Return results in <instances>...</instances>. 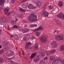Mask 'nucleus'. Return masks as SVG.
Wrapping results in <instances>:
<instances>
[{
  "mask_svg": "<svg viewBox=\"0 0 64 64\" xmlns=\"http://www.w3.org/2000/svg\"><path fill=\"white\" fill-rule=\"evenodd\" d=\"M28 20L31 22H35L37 20V16L34 14H32L28 17Z\"/></svg>",
  "mask_w": 64,
  "mask_h": 64,
  "instance_id": "nucleus-1",
  "label": "nucleus"
},
{
  "mask_svg": "<svg viewBox=\"0 0 64 64\" xmlns=\"http://www.w3.org/2000/svg\"><path fill=\"white\" fill-rule=\"evenodd\" d=\"M9 11V9L8 8H5L4 10V14L6 15H7V16H9L10 15L11 16H14L15 15V13L16 12V11L15 10H13L12 12H10L8 14V12Z\"/></svg>",
  "mask_w": 64,
  "mask_h": 64,
  "instance_id": "nucleus-2",
  "label": "nucleus"
},
{
  "mask_svg": "<svg viewBox=\"0 0 64 64\" xmlns=\"http://www.w3.org/2000/svg\"><path fill=\"white\" fill-rule=\"evenodd\" d=\"M48 36L45 35H42L40 38V40L42 43H44L47 42Z\"/></svg>",
  "mask_w": 64,
  "mask_h": 64,
  "instance_id": "nucleus-3",
  "label": "nucleus"
},
{
  "mask_svg": "<svg viewBox=\"0 0 64 64\" xmlns=\"http://www.w3.org/2000/svg\"><path fill=\"white\" fill-rule=\"evenodd\" d=\"M64 36L62 34L56 36L55 37L56 40V41H61L64 39Z\"/></svg>",
  "mask_w": 64,
  "mask_h": 64,
  "instance_id": "nucleus-4",
  "label": "nucleus"
},
{
  "mask_svg": "<svg viewBox=\"0 0 64 64\" xmlns=\"http://www.w3.org/2000/svg\"><path fill=\"white\" fill-rule=\"evenodd\" d=\"M4 20H5V21L6 22H9L11 20V18L10 17H9L8 18H1L0 21L2 23H3L4 22Z\"/></svg>",
  "mask_w": 64,
  "mask_h": 64,
  "instance_id": "nucleus-5",
  "label": "nucleus"
},
{
  "mask_svg": "<svg viewBox=\"0 0 64 64\" xmlns=\"http://www.w3.org/2000/svg\"><path fill=\"white\" fill-rule=\"evenodd\" d=\"M51 43L52 48H56L57 46V42L56 41H52Z\"/></svg>",
  "mask_w": 64,
  "mask_h": 64,
  "instance_id": "nucleus-6",
  "label": "nucleus"
},
{
  "mask_svg": "<svg viewBox=\"0 0 64 64\" xmlns=\"http://www.w3.org/2000/svg\"><path fill=\"white\" fill-rule=\"evenodd\" d=\"M14 54V52L12 51H8L6 55L8 56H12Z\"/></svg>",
  "mask_w": 64,
  "mask_h": 64,
  "instance_id": "nucleus-7",
  "label": "nucleus"
},
{
  "mask_svg": "<svg viewBox=\"0 0 64 64\" xmlns=\"http://www.w3.org/2000/svg\"><path fill=\"white\" fill-rule=\"evenodd\" d=\"M2 45L7 46V45L10 44V42L8 40L2 42Z\"/></svg>",
  "mask_w": 64,
  "mask_h": 64,
  "instance_id": "nucleus-8",
  "label": "nucleus"
},
{
  "mask_svg": "<svg viewBox=\"0 0 64 64\" xmlns=\"http://www.w3.org/2000/svg\"><path fill=\"white\" fill-rule=\"evenodd\" d=\"M31 44V42H28L26 43L25 47V49H31V46H30Z\"/></svg>",
  "mask_w": 64,
  "mask_h": 64,
  "instance_id": "nucleus-9",
  "label": "nucleus"
},
{
  "mask_svg": "<svg viewBox=\"0 0 64 64\" xmlns=\"http://www.w3.org/2000/svg\"><path fill=\"white\" fill-rule=\"evenodd\" d=\"M41 13L42 15H44V16L48 17L49 15V12H46L44 10L42 11Z\"/></svg>",
  "mask_w": 64,
  "mask_h": 64,
  "instance_id": "nucleus-10",
  "label": "nucleus"
},
{
  "mask_svg": "<svg viewBox=\"0 0 64 64\" xmlns=\"http://www.w3.org/2000/svg\"><path fill=\"white\" fill-rule=\"evenodd\" d=\"M42 4H43V3L42 2L38 1L36 2V5L38 7H40L42 6Z\"/></svg>",
  "mask_w": 64,
  "mask_h": 64,
  "instance_id": "nucleus-11",
  "label": "nucleus"
},
{
  "mask_svg": "<svg viewBox=\"0 0 64 64\" xmlns=\"http://www.w3.org/2000/svg\"><path fill=\"white\" fill-rule=\"evenodd\" d=\"M57 17L62 19H64V14L63 13H60L57 15Z\"/></svg>",
  "mask_w": 64,
  "mask_h": 64,
  "instance_id": "nucleus-12",
  "label": "nucleus"
},
{
  "mask_svg": "<svg viewBox=\"0 0 64 64\" xmlns=\"http://www.w3.org/2000/svg\"><path fill=\"white\" fill-rule=\"evenodd\" d=\"M22 32L23 33H26L29 32V29L28 28H25L22 29Z\"/></svg>",
  "mask_w": 64,
  "mask_h": 64,
  "instance_id": "nucleus-13",
  "label": "nucleus"
},
{
  "mask_svg": "<svg viewBox=\"0 0 64 64\" xmlns=\"http://www.w3.org/2000/svg\"><path fill=\"white\" fill-rule=\"evenodd\" d=\"M43 30V28L42 26L40 27L39 28L36 30H34V32H36V31H41V30Z\"/></svg>",
  "mask_w": 64,
  "mask_h": 64,
  "instance_id": "nucleus-14",
  "label": "nucleus"
},
{
  "mask_svg": "<svg viewBox=\"0 0 64 64\" xmlns=\"http://www.w3.org/2000/svg\"><path fill=\"white\" fill-rule=\"evenodd\" d=\"M36 53H34V54H33L30 57V58L31 60H32V59H33V58H34V57H35V56H36Z\"/></svg>",
  "mask_w": 64,
  "mask_h": 64,
  "instance_id": "nucleus-15",
  "label": "nucleus"
},
{
  "mask_svg": "<svg viewBox=\"0 0 64 64\" xmlns=\"http://www.w3.org/2000/svg\"><path fill=\"white\" fill-rule=\"evenodd\" d=\"M56 58V57L54 56H51L50 57V59L51 61H53V60H54Z\"/></svg>",
  "mask_w": 64,
  "mask_h": 64,
  "instance_id": "nucleus-16",
  "label": "nucleus"
},
{
  "mask_svg": "<svg viewBox=\"0 0 64 64\" xmlns=\"http://www.w3.org/2000/svg\"><path fill=\"white\" fill-rule=\"evenodd\" d=\"M30 38V36L29 35H27L26 37L24 38V40L25 41H27Z\"/></svg>",
  "mask_w": 64,
  "mask_h": 64,
  "instance_id": "nucleus-17",
  "label": "nucleus"
},
{
  "mask_svg": "<svg viewBox=\"0 0 64 64\" xmlns=\"http://www.w3.org/2000/svg\"><path fill=\"white\" fill-rule=\"evenodd\" d=\"M28 8L30 9H32L33 8V5L31 4H29L28 5Z\"/></svg>",
  "mask_w": 64,
  "mask_h": 64,
  "instance_id": "nucleus-18",
  "label": "nucleus"
},
{
  "mask_svg": "<svg viewBox=\"0 0 64 64\" xmlns=\"http://www.w3.org/2000/svg\"><path fill=\"white\" fill-rule=\"evenodd\" d=\"M14 37L16 40H18L19 39V36L17 35H14Z\"/></svg>",
  "mask_w": 64,
  "mask_h": 64,
  "instance_id": "nucleus-19",
  "label": "nucleus"
},
{
  "mask_svg": "<svg viewBox=\"0 0 64 64\" xmlns=\"http://www.w3.org/2000/svg\"><path fill=\"white\" fill-rule=\"evenodd\" d=\"M5 3V1L4 0H0V5H3V4H4Z\"/></svg>",
  "mask_w": 64,
  "mask_h": 64,
  "instance_id": "nucleus-20",
  "label": "nucleus"
},
{
  "mask_svg": "<svg viewBox=\"0 0 64 64\" xmlns=\"http://www.w3.org/2000/svg\"><path fill=\"white\" fill-rule=\"evenodd\" d=\"M22 8H26L27 6V4H22Z\"/></svg>",
  "mask_w": 64,
  "mask_h": 64,
  "instance_id": "nucleus-21",
  "label": "nucleus"
},
{
  "mask_svg": "<svg viewBox=\"0 0 64 64\" xmlns=\"http://www.w3.org/2000/svg\"><path fill=\"white\" fill-rule=\"evenodd\" d=\"M58 6L60 7L63 6V2L62 1H60L59 2Z\"/></svg>",
  "mask_w": 64,
  "mask_h": 64,
  "instance_id": "nucleus-22",
  "label": "nucleus"
},
{
  "mask_svg": "<svg viewBox=\"0 0 64 64\" xmlns=\"http://www.w3.org/2000/svg\"><path fill=\"white\" fill-rule=\"evenodd\" d=\"M60 51H64V46H62L60 48Z\"/></svg>",
  "mask_w": 64,
  "mask_h": 64,
  "instance_id": "nucleus-23",
  "label": "nucleus"
},
{
  "mask_svg": "<svg viewBox=\"0 0 64 64\" xmlns=\"http://www.w3.org/2000/svg\"><path fill=\"white\" fill-rule=\"evenodd\" d=\"M55 51L56 50H50V51L49 52V53L50 54H52V53H54L55 52Z\"/></svg>",
  "mask_w": 64,
  "mask_h": 64,
  "instance_id": "nucleus-24",
  "label": "nucleus"
},
{
  "mask_svg": "<svg viewBox=\"0 0 64 64\" xmlns=\"http://www.w3.org/2000/svg\"><path fill=\"white\" fill-rule=\"evenodd\" d=\"M34 62H38V58H36V57H35L34 58Z\"/></svg>",
  "mask_w": 64,
  "mask_h": 64,
  "instance_id": "nucleus-25",
  "label": "nucleus"
},
{
  "mask_svg": "<svg viewBox=\"0 0 64 64\" xmlns=\"http://www.w3.org/2000/svg\"><path fill=\"white\" fill-rule=\"evenodd\" d=\"M61 60V58H58L56 59V62H57V63H58V62L60 61Z\"/></svg>",
  "mask_w": 64,
  "mask_h": 64,
  "instance_id": "nucleus-26",
  "label": "nucleus"
},
{
  "mask_svg": "<svg viewBox=\"0 0 64 64\" xmlns=\"http://www.w3.org/2000/svg\"><path fill=\"white\" fill-rule=\"evenodd\" d=\"M48 8L50 10H52L53 8V6H48Z\"/></svg>",
  "mask_w": 64,
  "mask_h": 64,
  "instance_id": "nucleus-27",
  "label": "nucleus"
},
{
  "mask_svg": "<svg viewBox=\"0 0 64 64\" xmlns=\"http://www.w3.org/2000/svg\"><path fill=\"white\" fill-rule=\"evenodd\" d=\"M36 34L37 36H40V32H36Z\"/></svg>",
  "mask_w": 64,
  "mask_h": 64,
  "instance_id": "nucleus-28",
  "label": "nucleus"
},
{
  "mask_svg": "<svg viewBox=\"0 0 64 64\" xmlns=\"http://www.w3.org/2000/svg\"><path fill=\"white\" fill-rule=\"evenodd\" d=\"M56 63H57V62L56 61V60L55 59L52 62V64H56Z\"/></svg>",
  "mask_w": 64,
  "mask_h": 64,
  "instance_id": "nucleus-29",
  "label": "nucleus"
},
{
  "mask_svg": "<svg viewBox=\"0 0 64 64\" xmlns=\"http://www.w3.org/2000/svg\"><path fill=\"white\" fill-rule=\"evenodd\" d=\"M39 64H46L43 61L41 60L39 62Z\"/></svg>",
  "mask_w": 64,
  "mask_h": 64,
  "instance_id": "nucleus-30",
  "label": "nucleus"
},
{
  "mask_svg": "<svg viewBox=\"0 0 64 64\" xmlns=\"http://www.w3.org/2000/svg\"><path fill=\"white\" fill-rule=\"evenodd\" d=\"M20 11H22V12H24V11H25V10L23 9L22 8H20Z\"/></svg>",
  "mask_w": 64,
  "mask_h": 64,
  "instance_id": "nucleus-31",
  "label": "nucleus"
},
{
  "mask_svg": "<svg viewBox=\"0 0 64 64\" xmlns=\"http://www.w3.org/2000/svg\"><path fill=\"white\" fill-rule=\"evenodd\" d=\"M12 27L14 28H16V29H18L19 28V26H18L16 25H15L13 26Z\"/></svg>",
  "mask_w": 64,
  "mask_h": 64,
  "instance_id": "nucleus-32",
  "label": "nucleus"
},
{
  "mask_svg": "<svg viewBox=\"0 0 64 64\" xmlns=\"http://www.w3.org/2000/svg\"><path fill=\"white\" fill-rule=\"evenodd\" d=\"M4 52L3 50H0V54H2Z\"/></svg>",
  "mask_w": 64,
  "mask_h": 64,
  "instance_id": "nucleus-33",
  "label": "nucleus"
},
{
  "mask_svg": "<svg viewBox=\"0 0 64 64\" xmlns=\"http://www.w3.org/2000/svg\"><path fill=\"white\" fill-rule=\"evenodd\" d=\"M58 19L57 18H55L54 20V21H56V22H58V24H59V23L58 22H58Z\"/></svg>",
  "mask_w": 64,
  "mask_h": 64,
  "instance_id": "nucleus-34",
  "label": "nucleus"
},
{
  "mask_svg": "<svg viewBox=\"0 0 64 64\" xmlns=\"http://www.w3.org/2000/svg\"><path fill=\"white\" fill-rule=\"evenodd\" d=\"M22 25L24 28H25V27H27V24H24Z\"/></svg>",
  "mask_w": 64,
  "mask_h": 64,
  "instance_id": "nucleus-35",
  "label": "nucleus"
},
{
  "mask_svg": "<svg viewBox=\"0 0 64 64\" xmlns=\"http://www.w3.org/2000/svg\"><path fill=\"white\" fill-rule=\"evenodd\" d=\"M41 55L42 56H44L45 55V54L44 52H42Z\"/></svg>",
  "mask_w": 64,
  "mask_h": 64,
  "instance_id": "nucleus-36",
  "label": "nucleus"
},
{
  "mask_svg": "<svg viewBox=\"0 0 64 64\" xmlns=\"http://www.w3.org/2000/svg\"><path fill=\"white\" fill-rule=\"evenodd\" d=\"M35 48H36V49H37L38 47V44H36L35 45Z\"/></svg>",
  "mask_w": 64,
  "mask_h": 64,
  "instance_id": "nucleus-37",
  "label": "nucleus"
},
{
  "mask_svg": "<svg viewBox=\"0 0 64 64\" xmlns=\"http://www.w3.org/2000/svg\"><path fill=\"white\" fill-rule=\"evenodd\" d=\"M11 23V24H12V25H13V24H16V23L14 21H12Z\"/></svg>",
  "mask_w": 64,
  "mask_h": 64,
  "instance_id": "nucleus-38",
  "label": "nucleus"
},
{
  "mask_svg": "<svg viewBox=\"0 0 64 64\" xmlns=\"http://www.w3.org/2000/svg\"><path fill=\"white\" fill-rule=\"evenodd\" d=\"M61 63L62 64H64V60H62L60 61Z\"/></svg>",
  "mask_w": 64,
  "mask_h": 64,
  "instance_id": "nucleus-39",
  "label": "nucleus"
},
{
  "mask_svg": "<svg viewBox=\"0 0 64 64\" xmlns=\"http://www.w3.org/2000/svg\"><path fill=\"white\" fill-rule=\"evenodd\" d=\"M29 26L30 28L34 27V24H30L29 25Z\"/></svg>",
  "mask_w": 64,
  "mask_h": 64,
  "instance_id": "nucleus-40",
  "label": "nucleus"
},
{
  "mask_svg": "<svg viewBox=\"0 0 64 64\" xmlns=\"http://www.w3.org/2000/svg\"><path fill=\"white\" fill-rule=\"evenodd\" d=\"M36 58H37V59H38V60L40 58V56H38L36 57Z\"/></svg>",
  "mask_w": 64,
  "mask_h": 64,
  "instance_id": "nucleus-41",
  "label": "nucleus"
},
{
  "mask_svg": "<svg viewBox=\"0 0 64 64\" xmlns=\"http://www.w3.org/2000/svg\"><path fill=\"white\" fill-rule=\"evenodd\" d=\"M3 61V58H2L0 57V62H2Z\"/></svg>",
  "mask_w": 64,
  "mask_h": 64,
  "instance_id": "nucleus-42",
  "label": "nucleus"
},
{
  "mask_svg": "<svg viewBox=\"0 0 64 64\" xmlns=\"http://www.w3.org/2000/svg\"><path fill=\"white\" fill-rule=\"evenodd\" d=\"M5 50H6L7 51L8 50H9V48L8 47H7L5 48Z\"/></svg>",
  "mask_w": 64,
  "mask_h": 64,
  "instance_id": "nucleus-43",
  "label": "nucleus"
},
{
  "mask_svg": "<svg viewBox=\"0 0 64 64\" xmlns=\"http://www.w3.org/2000/svg\"><path fill=\"white\" fill-rule=\"evenodd\" d=\"M35 38H36L34 36H32L31 38V39L32 40H33V39H35Z\"/></svg>",
  "mask_w": 64,
  "mask_h": 64,
  "instance_id": "nucleus-44",
  "label": "nucleus"
},
{
  "mask_svg": "<svg viewBox=\"0 0 64 64\" xmlns=\"http://www.w3.org/2000/svg\"><path fill=\"white\" fill-rule=\"evenodd\" d=\"M18 19H17V18H15V20L14 21V22L16 23V22H17L18 21Z\"/></svg>",
  "mask_w": 64,
  "mask_h": 64,
  "instance_id": "nucleus-45",
  "label": "nucleus"
},
{
  "mask_svg": "<svg viewBox=\"0 0 64 64\" xmlns=\"http://www.w3.org/2000/svg\"><path fill=\"white\" fill-rule=\"evenodd\" d=\"M16 0H11V2L12 3H14Z\"/></svg>",
  "mask_w": 64,
  "mask_h": 64,
  "instance_id": "nucleus-46",
  "label": "nucleus"
},
{
  "mask_svg": "<svg viewBox=\"0 0 64 64\" xmlns=\"http://www.w3.org/2000/svg\"><path fill=\"white\" fill-rule=\"evenodd\" d=\"M36 6H33V7L32 9H36Z\"/></svg>",
  "mask_w": 64,
  "mask_h": 64,
  "instance_id": "nucleus-47",
  "label": "nucleus"
},
{
  "mask_svg": "<svg viewBox=\"0 0 64 64\" xmlns=\"http://www.w3.org/2000/svg\"><path fill=\"white\" fill-rule=\"evenodd\" d=\"M57 30H55L54 32V33H55L56 32H57Z\"/></svg>",
  "mask_w": 64,
  "mask_h": 64,
  "instance_id": "nucleus-48",
  "label": "nucleus"
},
{
  "mask_svg": "<svg viewBox=\"0 0 64 64\" xmlns=\"http://www.w3.org/2000/svg\"><path fill=\"white\" fill-rule=\"evenodd\" d=\"M34 27H37V25L36 24H34Z\"/></svg>",
  "mask_w": 64,
  "mask_h": 64,
  "instance_id": "nucleus-49",
  "label": "nucleus"
},
{
  "mask_svg": "<svg viewBox=\"0 0 64 64\" xmlns=\"http://www.w3.org/2000/svg\"><path fill=\"white\" fill-rule=\"evenodd\" d=\"M48 59V58H47V57H46L44 59V60H45L46 59Z\"/></svg>",
  "mask_w": 64,
  "mask_h": 64,
  "instance_id": "nucleus-50",
  "label": "nucleus"
},
{
  "mask_svg": "<svg viewBox=\"0 0 64 64\" xmlns=\"http://www.w3.org/2000/svg\"><path fill=\"white\" fill-rule=\"evenodd\" d=\"M27 0H23V1H22V2H25Z\"/></svg>",
  "mask_w": 64,
  "mask_h": 64,
  "instance_id": "nucleus-51",
  "label": "nucleus"
},
{
  "mask_svg": "<svg viewBox=\"0 0 64 64\" xmlns=\"http://www.w3.org/2000/svg\"><path fill=\"white\" fill-rule=\"evenodd\" d=\"M1 32H2V30L0 29V34L1 33Z\"/></svg>",
  "mask_w": 64,
  "mask_h": 64,
  "instance_id": "nucleus-52",
  "label": "nucleus"
},
{
  "mask_svg": "<svg viewBox=\"0 0 64 64\" xmlns=\"http://www.w3.org/2000/svg\"><path fill=\"white\" fill-rule=\"evenodd\" d=\"M10 36H11V37H12V38H13V37H14L13 36V35H11Z\"/></svg>",
  "mask_w": 64,
  "mask_h": 64,
  "instance_id": "nucleus-53",
  "label": "nucleus"
},
{
  "mask_svg": "<svg viewBox=\"0 0 64 64\" xmlns=\"http://www.w3.org/2000/svg\"><path fill=\"white\" fill-rule=\"evenodd\" d=\"M2 46H1V45H0V49H1L2 48Z\"/></svg>",
  "mask_w": 64,
  "mask_h": 64,
  "instance_id": "nucleus-54",
  "label": "nucleus"
},
{
  "mask_svg": "<svg viewBox=\"0 0 64 64\" xmlns=\"http://www.w3.org/2000/svg\"><path fill=\"white\" fill-rule=\"evenodd\" d=\"M20 52H19L18 54L20 55V56H21V55H20Z\"/></svg>",
  "mask_w": 64,
  "mask_h": 64,
  "instance_id": "nucleus-55",
  "label": "nucleus"
},
{
  "mask_svg": "<svg viewBox=\"0 0 64 64\" xmlns=\"http://www.w3.org/2000/svg\"><path fill=\"white\" fill-rule=\"evenodd\" d=\"M8 30H10V28H9L8 27Z\"/></svg>",
  "mask_w": 64,
  "mask_h": 64,
  "instance_id": "nucleus-56",
  "label": "nucleus"
},
{
  "mask_svg": "<svg viewBox=\"0 0 64 64\" xmlns=\"http://www.w3.org/2000/svg\"><path fill=\"white\" fill-rule=\"evenodd\" d=\"M28 62H29V63H31V61H30V60H28Z\"/></svg>",
  "mask_w": 64,
  "mask_h": 64,
  "instance_id": "nucleus-57",
  "label": "nucleus"
},
{
  "mask_svg": "<svg viewBox=\"0 0 64 64\" xmlns=\"http://www.w3.org/2000/svg\"><path fill=\"white\" fill-rule=\"evenodd\" d=\"M22 54L23 55H24V52H22Z\"/></svg>",
  "mask_w": 64,
  "mask_h": 64,
  "instance_id": "nucleus-58",
  "label": "nucleus"
},
{
  "mask_svg": "<svg viewBox=\"0 0 64 64\" xmlns=\"http://www.w3.org/2000/svg\"><path fill=\"white\" fill-rule=\"evenodd\" d=\"M22 52H23V50H22Z\"/></svg>",
  "mask_w": 64,
  "mask_h": 64,
  "instance_id": "nucleus-59",
  "label": "nucleus"
},
{
  "mask_svg": "<svg viewBox=\"0 0 64 64\" xmlns=\"http://www.w3.org/2000/svg\"><path fill=\"white\" fill-rule=\"evenodd\" d=\"M57 32V33H59V31H58V32Z\"/></svg>",
  "mask_w": 64,
  "mask_h": 64,
  "instance_id": "nucleus-60",
  "label": "nucleus"
},
{
  "mask_svg": "<svg viewBox=\"0 0 64 64\" xmlns=\"http://www.w3.org/2000/svg\"><path fill=\"white\" fill-rule=\"evenodd\" d=\"M61 26H62V24H60Z\"/></svg>",
  "mask_w": 64,
  "mask_h": 64,
  "instance_id": "nucleus-61",
  "label": "nucleus"
},
{
  "mask_svg": "<svg viewBox=\"0 0 64 64\" xmlns=\"http://www.w3.org/2000/svg\"><path fill=\"white\" fill-rule=\"evenodd\" d=\"M19 17H20V16H19Z\"/></svg>",
  "mask_w": 64,
  "mask_h": 64,
  "instance_id": "nucleus-62",
  "label": "nucleus"
},
{
  "mask_svg": "<svg viewBox=\"0 0 64 64\" xmlns=\"http://www.w3.org/2000/svg\"><path fill=\"white\" fill-rule=\"evenodd\" d=\"M47 53V54H48V53Z\"/></svg>",
  "mask_w": 64,
  "mask_h": 64,
  "instance_id": "nucleus-63",
  "label": "nucleus"
}]
</instances>
